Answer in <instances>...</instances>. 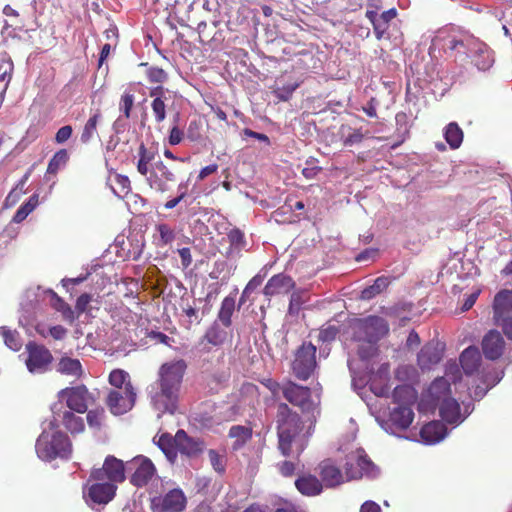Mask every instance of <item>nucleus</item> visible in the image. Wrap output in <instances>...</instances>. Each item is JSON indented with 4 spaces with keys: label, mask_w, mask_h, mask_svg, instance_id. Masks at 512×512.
Wrapping results in <instances>:
<instances>
[{
    "label": "nucleus",
    "mask_w": 512,
    "mask_h": 512,
    "mask_svg": "<svg viewBox=\"0 0 512 512\" xmlns=\"http://www.w3.org/2000/svg\"><path fill=\"white\" fill-rule=\"evenodd\" d=\"M157 157V150L142 142L135 156V165L137 172L145 178L152 190L165 193L169 190V183L176 181V174L162 160H156Z\"/></svg>",
    "instance_id": "f257e3e1"
},
{
    "label": "nucleus",
    "mask_w": 512,
    "mask_h": 512,
    "mask_svg": "<svg viewBox=\"0 0 512 512\" xmlns=\"http://www.w3.org/2000/svg\"><path fill=\"white\" fill-rule=\"evenodd\" d=\"M186 370L184 359L169 361L160 366L157 379L159 391L154 399L157 403L162 402L164 411L172 413L175 410Z\"/></svg>",
    "instance_id": "f03ea898"
},
{
    "label": "nucleus",
    "mask_w": 512,
    "mask_h": 512,
    "mask_svg": "<svg viewBox=\"0 0 512 512\" xmlns=\"http://www.w3.org/2000/svg\"><path fill=\"white\" fill-rule=\"evenodd\" d=\"M304 423L300 415L293 411L288 404L280 403L276 412V430L278 448L282 455L290 456L293 443L297 444L302 437Z\"/></svg>",
    "instance_id": "7ed1b4c3"
},
{
    "label": "nucleus",
    "mask_w": 512,
    "mask_h": 512,
    "mask_svg": "<svg viewBox=\"0 0 512 512\" xmlns=\"http://www.w3.org/2000/svg\"><path fill=\"white\" fill-rule=\"evenodd\" d=\"M35 449L38 457L45 461H51L60 458H67L70 456L72 446L69 437L60 432H47L43 431L38 437Z\"/></svg>",
    "instance_id": "20e7f679"
},
{
    "label": "nucleus",
    "mask_w": 512,
    "mask_h": 512,
    "mask_svg": "<svg viewBox=\"0 0 512 512\" xmlns=\"http://www.w3.org/2000/svg\"><path fill=\"white\" fill-rule=\"evenodd\" d=\"M149 96L152 98L151 109L155 122L160 124L167 117V112L176 111V121L179 119L176 103L181 100L177 92L158 85L149 89Z\"/></svg>",
    "instance_id": "39448f33"
},
{
    "label": "nucleus",
    "mask_w": 512,
    "mask_h": 512,
    "mask_svg": "<svg viewBox=\"0 0 512 512\" xmlns=\"http://www.w3.org/2000/svg\"><path fill=\"white\" fill-rule=\"evenodd\" d=\"M344 470L347 481L358 480L364 476L375 478L379 474L378 467L363 448H358L346 456Z\"/></svg>",
    "instance_id": "423d86ee"
},
{
    "label": "nucleus",
    "mask_w": 512,
    "mask_h": 512,
    "mask_svg": "<svg viewBox=\"0 0 512 512\" xmlns=\"http://www.w3.org/2000/svg\"><path fill=\"white\" fill-rule=\"evenodd\" d=\"M389 331L386 320L379 316L358 319L353 327V340L357 342L376 343Z\"/></svg>",
    "instance_id": "0eeeda50"
},
{
    "label": "nucleus",
    "mask_w": 512,
    "mask_h": 512,
    "mask_svg": "<svg viewBox=\"0 0 512 512\" xmlns=\"http://www.w3.org/2000/svg\"><path fill=\"white\" fill-rule=\"evenodd\" d=\"M316 351V347L310 342L303 343L297 349L292 362V372L297 379L306 381L311 377L317 366Z\"/></svg>",
    "instance_id": "6e6552de"
},
{
    "label": "nucleus",
    "mask_w": 512,
    "mask_h": 512,
    "mask_svg": "<svg viewBox=\"0 0 512 512\" xmlns=\"http://www.w3.org/2000/svg\"><path fill=\"white\" fill-rule=\"evenodd\" d=\"M59 398L66 402L67 407L74 412L83 414L93 405L95 398L88 388L81 384L74 387H67L59 392Z\"/></svg>",
    "instance_id": "1a4fd4ad"
},
{
    "label": "nucleus",
    "mask_w": 512,
    "mask_h": 512,
    "mask_svg": "<svg viewBox=\"0 0 512 512\" xmlns=\"http://www.w3.org/2000/svg\"><path fill=\"white\" fill-rule=\"evenodd\" d=\"M26 352L27 359L25 363L29 372L42 374L50 369L53 355L47 347L34 341H29L26 344Z\"/></svg>",
    "instance_id": "9d476101"
},
{
    "label": "nucleus",
    "mask_w": 512,
    "mask_h": 512,
    "mask_svg": "<svg viewBox=\"0 0 512 512\" xmlns=\"http://www.w3.org/2000/svg\"><path fill=\"white\" fill-rule=\"evenodd\" d=\"M137 393L135 387L124 389H110L105 403L113 415H123L130 411L136 403Z\"/></svg>",
    "instance_id": "9b49d317"
},
{
    "label": "nucleus",
    "mask_w": 512,
    "mask_h": 512,
    "mask_svg": "<svg viewBox=\"0 0 512 512\" xmlns=\"http://www.w3.org/2000/svg\"><path fill=\"white\" fill-rule=\"evenodd\" d=\"M90 479L95 481L108 480L110 483H121L125 480V466L122 460L107 456L103 467L92 470Z\"/></svg>",
    "instance_id": "f8f14e48"
},
{
    "label": "nucleus",
    "mask_w": 512,
    "mask_h": 512,
    "mask_svg": "<svg viewBox=\"0 0 512 512\" xmlns=\"http://www.w3.org/2000/svg\"><path fill=\"white\" fill-rule=\"evenodd\" d=\"M282 395L289 403L299 407L303 412H309L314 409L311 389L309 387L289 381L283 384Z\"/></svg>",
    "instance_id": "ddd939ff"
},
{
    "label": "nucleus",
    "mask_w": 512,
    "mask_h": 512,
    "mask_svg": "<svg viewBox=\"0 0 512 512\" xmlns=\"http://www.w3.org/2000/svg\"><path fill=\"white\" fill-rule=\"evenodd\" d=\"M128 469H134L130 477V483L136 487L147 485L156 473V468L152 461L144 456L135 457L128 464Z\"/></svg>",
    "instance_id": "4468645a"
},
{
    "label": "nucleus",
    "mask_w": 512,
    "mask_h": 512,
    "mask_svg": "<svg viewBox=\"0 0 512 512\" xmlns=\"http://www.w3.org/2000/svg\"><path fill=\"white\" fill-rule=\"evenodd\" d=\"M230 376V369L227 367H211L205 366V364L202 365V381L212 394L218 393L222 388H224L227 385Z\"/></svg>",
    "instance_id": "2eb2a0df"
},
{
    "label": "nucleus",
    "mask_w": 512,
    "mask_h": 512,
    "mask_svg": "<svg viewBox=\"0 0 512 512\" xmlns=\"http://www.w3.org/2000/svg\"><path fill=\"white\" fill-rule=\"evenodd\" d=\"M315 470L324 488H335L347 481L345 472L332 459L322 460Z\"/></svg>",
    "instance_id": "dca6fc26"
},
{
    "label": "nucleus",
    "mask_w": 512,
    "mask_h": 512,
    "mask_svg": "<svg viewBox=\"0 0 512 512\" xmlns=\"http://www.w3.org/2000/svg\"><path fill=\"white\" fill-rule=\"evenodd\" d=\"M445 345L439 341L426 343L417 355V363L422 371L431 370L443 358Z\"/></svg>",
    "instance_id": "f3484780"
},
{
    "label": "nucleus",
    "mask_w": 512,
    "mask_h": 512,
    "mask_svg": "<svg viewBox=\"0 0 512 512\" xmlns=\"http://www.w3.org/2000/svg\"><path fill=\"white\" fill-rule=\"evenodd\" d=\"M175 441L177 452L189 458L200 456L205 448V443L201 438L191 437L183 429L176 432Z\"/></svg>",
    "instance_id": "a211bd4d"
},
{
    "label": "nucleus",
    "mask_w": 512,
    "mask_h": 512,
    "mask_svg": "<svg viewBox=\"0 0 512 512\" xmlns=\"http://www.w3.org/2000/svg\"><path fill=\"white\" fill-rule=\"evenodd\" d=\"M481 346L483 354L487 359L497 360L504 352L505 341L499 331L490 330L483 337Z\"/></svg>",
    "instance_id": "6ab92c4d"
},
{
    "label": "nucleus",
    "mask_w": 512,
    "mask_h": 512,
    "mask_svg": "<svg viewBox=\"0 0 512 512\" xmlns=\"http://www.w3.org/2000/svg\"><path fill=\"white\" fill-rule=\"evenodd\" d=\"M295 487L300 494L307 497L318 496L324 489L320 479L309 472H302L298 474L295 480Z\"/></svg>",
    "instance_id": "aec40b11"
},
{
    "label": "nucleus",
    "mask_w": 512,
    "mask_h": 512,
    "mask_svg": "<svg viewBox=\"0 0 512 512\" xmlns=\"http://www.w3.org/2000/svg\"><path fill=\"white\" fill-rule=\"evenodd\" d=\"M294 288L295 281L292 277L279 273L268 280L263 289V293L265 296L272 297L279 294H288Z\"/></svg>",
    "instance_id": "412c9836"
},
{
    "label": "nucleus",
    "mask_w": 512,
    "mask_h": 512,
    "mask_svg": "<svg viewBox=\"0 0 512 512\" xmlns=\"http://www.w3.org/2000/svg\"><path fill=\"white\" fill-rule=\"evenodd\" d=\"M492 308L494 323L499 324L503 316L512 312V289L500 290L494 297Z\"/></svg>",
    "instance_id": "4be33fe9"
},
{
    "label": "nucleus",
    "mask_w": 512,
    "mask_h": 512,
    "mask_svg": "<svg viewBox=\"0 0 512 512\" xmlns=\"http://www.w3.org/2000/svg\"><path fill=\"white\" fill-rule=\"evenodd\" d=\"M228 333L225 329L221 328L218 324L214 323L211 325L203 337L199 341L202 352H209L210 348L208 345L221 346L227 340Z\"/></svg>",
    "instance_id": "5701e85b"
},
{
    "label": "nucleus",
    "mask_w": 512,
    "mask_h": 512,
    "mask_svg": "<svg viewBox=\"0 0 512 512\" xmlns=\"http://www.w3.org/2000/svg\"><path fill=\"white\" fill-rule=\"evenodd\" d=\"M116 490L117 486L113 483H95L90 486L88 495L94 503L107 504L115 496Z\"/></svg>",
    "instance_id": "b1692460"
},
{
    "label": "nucleus",
    "mask_w": 512,
    "mask_h": 512,
    "mask_svg": "<svg viewBox=\"0 0 512 512\" xmlns=\"http://www.w3.org/2000/svg\"><path fill=\"white\" fill-rule=\"evenodd\" d=\"M164 512H181L186 507V497L182 490L172 489L166 493L161 503Z\"/></svg>",
    "instance_id": "393cba45"
},
{
    "label": "nucleus",
    "mask_w": 512,
    "mask_h": 512,
    "mask_svg": "<svg viewBox=\"0 0 512 512\" xmlns=\"http://www.w3.org/2000/svg\"><path fill=\"white\" fill-rule=\"evenodd\" d=\"M437 407H439V414L443 421L449 424H455L460 421V405L454 398L449 397L440 401Z\"/></svg>",
    "instance_id": "a878e982"
},
{
    "label": "nucleus",
    "mask_w": 512,
    "mask_h": 512,
    "mask_svg": "<svg viewBox=\"0 0 512 512\" xmlns=\"http://www.w3.org/2000/svg\"><path fill=\"white\" fill-rule=\"evenodd\" d=\"M446 435V427L440 421H432L425 424L420 430V436L427 444L441 441Z\"/></svg>",
    "instance_id": "bb28decb"
},
{
    "label": "nucleus",
    "mask_w": 512,
    "mask_h": 512,
    "mask_svg": "<svg viewBox=\"0 0 512 512\" xmlns=\"http://www.w3.org/2000/svg\"><path fill=\"white\" fill-rule=\"evenodd\" d=\"M460 364L466 375L474 374L481 363V355L477 348L468 347L460 355Z\"/></svg>",
    "instance_id": "cd10ccee"
},
{
    "label": "nucleus",
    "mask_w": 512,
    "mask_h": 512,
    "mask_svg": "<svg viewBox=\"0 0 512 512\" xmlns=\"http://www.w3.org/2000/svg\"><path fill=\"white\" fill-rule=\"evenodd\" d=\"M414 412L412 406L398 405L390 413V421L399 429H407L413 422Z\"/></svg>",
    "instance_id": "c85d7f7f"
},
{
    "label": "nucleus",
    "mask_w": 512,
    "mask_h": 512,
    "mask_svg": "<svg viewBox=\"0 0 512 512\" xmlns=\"http://www.w3.org/2000/svg\"><path fill=\"white\" fill-rule=\"evenodd\" d=\"M429 395L435 402V409L440 401L451 397V384L446 377H437L428 389Z\"/></svg>",
    "instance_id": "c756f323"
},
{
    "label": "nucleus",
    "mask_w": 512,
    "mask_h": 512,
    "mask_svg": "<svg viewBox=\"0 0 512 512\" xmlns=\"http://www.w3.org/2000/svg\"><path fill=\"white\" fill-rule=\"evenodd\" d=\"M253 430L250 426L234 425L229 429L228 436L234 439L232 449L237 451L252 439Z\"/></svg>",
    "instance_id": "7c9ffc66"
},
{
    "label": "nucleus",
    "mask_w": 512,
    "mask_h": 512,
    "mask_svg": "<svg viewBox=\"0 0 512 512\" xmlns=\"http://www.w3.org/2000/svg\"><path fill=\"white\" fill-rule=\"evenodd\" d=\"M393 401L398 405L413 406L417 401V391L411 385H399L394 388Z\"/></svg>",
    "instance_id": "2f4dec72"
},
{
    "label": "nucleus",
    "mask_w": 512,
    "mask_h": 512,
    "mask_svg": "<svg viewBox=\"0 0 512 512\" xmlns=\"http://www.w3.org/2000/svg\"><path fill=\"white\" fill-rule=\"evenodd\" d=\"M56 370L63 375L73 376L75 378H80L83 375L81 362L76 358L68 356L60 358Z\"/></svg>",
    "instance_id": "473e14b6"
},
{
    "label": "nucleus",
    "mask_w": 512,
    "mask_h": 512,
    "mask_svg": "<svg viewBox=\"0 0 512 512\" xmlns=\"http://www.w3.org/2000/svg\"><path fill=\"white\" fill-rule=\"evenodd\" d=\"M108 382L113 387L112 389H124L134 387L129 373L123 369H113L108 376Z\"/></svg>",
    "instance_id": "72a5a7b5"
},
{
    "label": "nucleus",
    "mask_w": 512,
    "mask_h": 512,
    "mask_svg": "<svg viewBox=\"0 0 512 512\" xmlns=\"http://www.w3.org/2000/svg\"><path fill=\"white\" fill-rule=\"evenodd\" d=\"M463 131L456 122L449 123L444 130V138L451 149H457L463 142Z\"/></svg>",
    "instance_id": "f704fd0d"
},
{
    "label": "nucleus",
    "mask_w": 512,
    "mask_h": 512,
    "mask_svg": "<svg viewBox=\"0 0 512 512\" xmlns=\"http://www.w3.org/2000/svg\"><path fill=\"white\" fill-rule=\"evenodd\" d=\"M235 305V298L233 296H227L222 300L218 319L225 327H230L232 324L231 318L235 311Z\"/></svg>",
    "instance_id": "c9c22d12"
},
{
    "label": "nucleus",
    "mask_w": 512,
    "mask_h": 512,
    "mask_svg": "<svg viewBox=\"0 0 512 512\" xmlns=\"http://www.w3.org/2000/svg\"><path fill=\"white\" fill-rule=\"evenodd\" d=\"M390 284L389 278L380 276L374 280V283L361 291L362 300H370L383 292Z\"/></svg>",
    "instance_id": "e433bc0d"
},
{
    "label": "nucleus",
    "mask_w": 512,
    "mask_h": 512,
    "mask_svg": "<svg viewBox=\"0 0 512 512\" xmlns=\"http://www.w3.org/2000/svg\"><path fill=\"white\" fill-rule=\"evenodd\" d=\"M62 424L72 434L81 433L85 428L83 418L76 416L72 411L63 413Z\"/></svg>",
    "instance_id": "4c0bfd02"
},
{
    "label": "nucleus",
    "mask_w": 512,
    "mask_h": 512,
    "mask_svg": "<svg viewBox=\"0 0 512 512\" xmlns=\"http://www.w3.org/2000/svg\"><path fill=\"white\" fill-rule=\"evenodd\" d=\"M175 439L176 434L172 436L169 433H163L158 437L155 443L168 458H171L175 457L177 454Z\"/></svg>",
    "instance_id": "58836bf2"
},
{
    "label": "nucleus",
    "mask_w": 512,
    "mask_h": 512,
    "mask_svg": "<svg viewBox=\"0 0 512 512\" xmlns=\"http://www.w3.org/2000/svg\"><path fill=\"white\" fill-rule=\"evenodd\" d=\"M101 119V113L99 110H97L85 123L80 140L82 143H89L91 139L95 136L97 133V125L99 120Z\"/></svg>",
    "instance_id": "ea45409f"
},
{
    "label": "nucleus",
    "mask_w": 512,
    "mask_h": 512,
    "mask_svg": "<svg viewBox=\"0 0 512 512\" xmlns=\"http://www.w3.org/2000/svg\"><path fill=\"white\" fill-rule=\"evenodd\" d=\"M0 335L3 337L5 345L11 350L19 351L22 348V340L20 334L16 330L1 327Z\"/></svg>",
    "instance_id": "a19ab883"
},
{
    "label": "nucleus",
    "mask_w": 512,
    "mask_h": 512,
    "mask_svg": "<svg viewBox=\"0 0 512 512\" xmlns=\"http://www.w3.org/2000/svg\"><path fill=\"white\" fill-rule=\"evenodd\" d=\"M69 161V154L66 149H60L52 156L47 166L48 174H56Z\"/></svg>",
    "instance_id": "79ce46f5"
},
{
    "label": "nucleus",
    "mask_w": 512,
    "mask_h": 512,
    "mask_svg": "<svg viewBox=\"0 0 512 512\" xmlns=\"http://www.w3.org/2000/svg\"><path fill=\"white\" fill-rule=\"evenodd\" d=\"M38 205V195L33 194L27 202L22 204L13 216L14 223H21Z\"/></svg>",
    "instance_id": "37998d69"
},
{
    "label": "nucleus",
    "mask_w": 512,
    "mask_h": 512,
    "mask_svg": "<svg viewBox=\"0 0 512 512\" xmlns=\"http://www.w3.org/2000/svg\"><path fill=\"white\" fill-rule=\"evenodd\" d=\"M366 18L370 21L373 27V32L377 40H381L387 36V32L389 29V25L383 23L382 20L378 18V15L375 14L374 11H366Z\"/></svg>",
    "instance_id": "c03bdc74"
},
{
    "label": "nucleus",
    "mask_w": 512,
    "mask_h": 512,
    "mask_svg": "<svg viewBox=\"0 0 512 512\" xmlns=\"http://www.w3.org/2000/svg\"><path fill=\"white\" fill-rule=\"evenodd\" d=\"M473 62L479 70L486 71L492 66L494 59L488 48L483 47L479 48L478 52L474 56Z\"/></svg>",
    "instance_id": "a18cd8bd"
},
{
    "label": "nucleus",
    "mask_w": 512,
    "mask_h": 512,
    "mask_svg": "<svg viewBox=\"0 0 512 512\" xmlns=\"http://www.w3.org/2000/svg\"><path fill=\"white\" fill-rule=\"evenodd\" d=\"M52 301L53 308L60 312L66 320L71 322L75 320V312L72 310L71 306L54 292Z\"/></svg>",
    "instance_id": "49530a36"
},
{
    "label": "nucleus",
    "mask_w": 512,
    "mask_h": 512,
    "mask_svg": "<svg viewBox=\"0 0 512 512\" xmlns=\"http://www.w3.org/2000/svg\"><path fill=\"white\" fill-rule=\"evenodd\" d=\"M156 230L158 231L160 236V246H166L168 244H171L175 240V231L168 224H158L156 226Z\"/></svg>",
    "instance_id": "de8ad7c7"
},
{
    "label": "nucleus",
    "mask_w": 512,
    "mask_h": 512,
    "mask_svg": "<svg viewBox=\"0 0 512 512\" xmlns=\"http://www.w3.org/2000/svg\"><path fill=\"white\" fill-rule=\"evenodd\" d=\"M135 96L131 92H124L120 98L119 110L123 113L126 119L131 116V111L134 106Z\"/></svg>",
    "instance_id": "09e8293b"
},
{
    "label": "nucleus",
    "mask_w": 512,
    "mask_h": 512,
    "mask_svg": "<svg viewBox=\"0 0 512 512\" xmlns=\"http://www.w3.org/2000/svg\"><path fill=\"white\" fill-rule=\"evenodd\" d=\"M146 76L150 83L157 84H162L168 79L167 72L159 67H149L146 71Z\"/></svg>",
    "instance_id": "8fccbe9b"
},
{
    "label": "nucleus",
    "mask_w": 512,
    "mask_h": 512,
    "mask_svg": "<svg viewBox=\"0 0 512 512\" xmlns=\"http://www.w3.org/2000/svg\"><path fill=\"white\" fill-rule=\"evenodd\" d=\"M446 379L449 380L450 384H456L462 379L461 369L456 362H448L445 366Z\"/></svg>",
    "instance_id": "3c124183"
},
{
    "label": "nucleus",
    "mask_w": 512,
    "mask_h": 512,
    "mask_svg": "<svg viewBox=\"0 0 512 512\" xmlns=\"http://www.w3.org/2000/svg\"><path fill=\"white\" fill-rule=\"evenodd\" d=\"M208 457L213 469L222 474L225 472V457L220 455L216 450L210 449L208 451Z\"/></svg>",
    "instance_id": "603ef678"
},
{
    "label": "nucleus",
    "mask_w": 512,
    "mask_h": 512,
    "mask_svg": "<svg viewBox=\"0 0 512 512\" xmlns=\"http://www.w3.org/2000/svg\"><path fill=\"white\" fill-rule=\"evenodd\" d=\"M227 236L232 247L240 250L245 246L244 233L240 229H231Z\"/></svg>",
    "instance_id": "864d4df0"
},
{
    "label": "nucleus",
    "mask_w": 512,
    "mask_h": 512,
    "mask_svg": "<svg viewBox=\"0 0 512 512\" xmlns=\"http://www.w3.org/2000/svg\"><path fill=\"white\" fill-rule=\"evenodd\" d=\"M358 356L361 360H369L377 353V347L373 342H363L358 348Z\"/></svg>",
    "instance_id": "5fc2aeb1"
},
{
    "label": "nucleus",
    "mask_w": 512,
    "mask_h": 512,
    "mask_svg": "<svg viewBox=\"0 0 512 512\" xmlns=\"http://www.w3.org/2000/svg\"><path fill=\"white\" fill-rule=\"evenodd\" d=\"M298 84H287L282 87H277L273 94L280 100V101H288L293 92L297 89Z\"/></svg>",
    "instance_id": "6e6d98bb"
},
{
    "label": "nucleus",
    "mask_w": 512,
    "mask_h": 512,
    "mask_svg": "<svg viewBox=\"0 0 512 512\" xmlns=\"http://www.w3.org/2000/svg\"><path fill=\"white\" fill-rule=\"evenodd\" d=\"M339 333V329L334 325L323 326L319 332V339L323 342L333 341Z\"/></svg>",
    "instance_id": "4d7b16f0"
},
{
    "label": "nucleus",
    "mask_w": 512,
    "mask_h": 512,
    "mask_svg": "<svg viewBox=\"0 0 512 512\" xmlns=\"http://www.w3.org/2000/svg\"><path fill=\"white\" fill-rule=\"evenodd\" d=\"M91 301H92V295H90L88 293H83L77 298L76 304H75V310H76L78 316L88 311V307H89V304Z\"/></svg>",
    "instance_id": "13d9d810"
},
{
    "label": "nucleus",
    "mask_w": 512,
    "mask_h": 512,
    "mask_svg": "<svg viewBox=\"0 0 512 512\" xmlns=\"http://www.w3.org/2000/svg\"><path fill=\"white\" fill-rule=\"evenodd\" d=\"M72 134L73 128L71 125L62 126L55 134V142L57 144H63L71 138Z\"/></svg>",
    "instance_id": "bf43d9fd"
},
{
    "label": "nucleus",
    "mask_w": 512,
    "mask_h": 512,
    "mask_svg": "<svg viewBox=\"0 0 512 512\" xmlns=\"http://www.w3.org/2000/svg\"><path fill=\"white\" fill-rule=\"evenodd\" d=\"M13 69L12 63L3 62L0 64V82L5 81L6 77H8L7 82L4 84L1 93H4L7 89L8 83L11 79V71Z\"/></svg>",
    "instance_id": "052dcab7"
},
{
    "label": "nucleus",
    "mask_w": 512,
    "mask_h": 512,
    "mask_svg": "<svg viewBox=\"0 0 512 512\" xmlns=\"http://www.w3.org/2000/svg\"><path fill=\"white\" fill-rule=\"evenodd\" d=\"M277 468H278L279 473L283 477H291L295 473L296 465L291 461L285 460V461L279 462L277 464Z\"/></svg>",
    "instance_id": "680f3d73"
},
{
    "label": "nucleus",
    "mask_w": 512,
    "mask_h": 512,
    "mask_svg": "<svg viewBox=\"0 0 512 512\" xmlns=\"http://www.w3.org/2000/svg\"><path fill=\"white\" fill-rule=\"evenodd\" d=\"M363 138L364 135L362 134L361 130L354 129L344 138L343 144L345 146H353L362 142Z\"/></svg>",
    "instance_id": "e2e57ef3"
},
{
    "label": "nucleus",
    "mask_w": 512,
    "mask_h": 512,
    "mask_svg": "<svg viewBox=\"0 0 512 512\" xmlns=\"http://www.w3.org/2000/svg\"><path fill=\"white\" fill-rule=\"evenodd\" d=\"M302 303H303V300H302L301 294L299 292L292 293V295L290 297L289 308H288L289 313L297 314L301 308Z\"/></svg>",
    "instance_id": "0e129e2a"
},
{
    "label": "nucleus",
    "mask_w": 512,
    "mask_h": 512,
    "mask_svg": "<svg viewBox=\"0 0 512 512\" xmlns=\"http://www.w3.org/2000/svg\"><path fill=\"white\" fill-rule=\"evenodd\" d=\"M184 133L179 129L178 125H174L169 133L168 142L170 145L175 146L181 143Z\"/></svg>",
    "instance_id": "69168bd1"
},
{
    "label": "nucleus",
    "mask_w": 512,
    "mask_h": 512,
    "mask_svg": "<svg viewBox=\"0 0 512 512\" xmlns=\"http://www.w3.org/2000/svg\"><path fill=\"white\" fill-rule=\"evenodd\" d=\"M498 326H501L503 333L505 336L512 340V315L511 316H503V318L499 321Z\"/></svg>",
    "instance_id": "338daca9"
},
{
    "label": "nucleus",
    "mask_w": 512,
    "mask_h": 512,
    "mask_svg": "<svg viewBox=\"0 0 512 512\" xmlns=\"http://www.w3.org/2000/svg\"><path fill=\"white\" fill-rule=\"evenodd\" d=\"M199 129L200 123L198 121H191L187 129V137L192 141L199 140L201 137Z\"/></svg>",
    "instance_id": "774afa93"
}]
</instances>
